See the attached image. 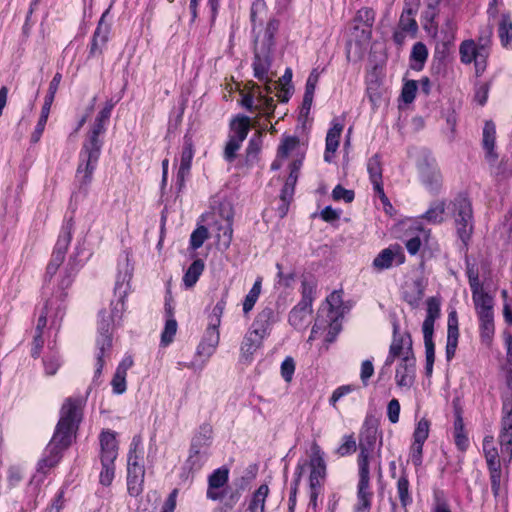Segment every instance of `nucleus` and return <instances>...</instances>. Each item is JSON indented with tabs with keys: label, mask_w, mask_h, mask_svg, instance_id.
<instances>
[{
	"label": "nucleus",
	"mask_w": 512,
	"mask_h": 512,
	"mask_svg": "<svg viewBox=\"0 0 512 512\" xmlns=\"http://www.w3.org/2000/svg\"><path fill=\"white\" fill-rule=\"evenodd\" d=\"M90 256L91 253L85 248L84 242H77L74 252L63 270L64 275L59 283L60 292L64 294L63 291L72 284L74 275Z\"/></svg>",
	"instance_id": "obj_14"
},
{
	"label": "nucleus",
	"mask_w": 512,
	"mask_h": 512,
	"mask_svg": "<svg viewBox=\"0 0 512 512\" xmlns=\"http://www.w3.org/2000/svg\"><path fill=\"white\" fill-rule=\"evenodd\" d=\"M498 36L501 45L508 49L512 42V20L508 15H503L499 22Z\"/></svg>",
	"instance_id": "obj_48"
},
{
	"label": "nucleus",
	"mask_w": 512,
	"mask_h": 512,
	"mask_svg": "<svg viewBox=\"0 0 512 512\" xmlns=\"http://www.w3.org/2000/svg\"><path fill=\"white\" fill-rule=\"evenodd\" d=\"M119 99L110 98L106 100L104 106L90 125L82 143L79 152L76 181L79 184V188L83 189L84 192H87V188L92 182L104 144V135L107 131L112 111Z\"/></svg>",
	"instance_id": "obj_2"
},
{
	"label": "nucleus",
	"mask_w": 512,
	"mask_h": 512,
	"mask_svg": "<svg viewBox=\"0 0 512 512\" xmlns=\"http://www.w3.org/2000/svg\"><path fill=\"white\" fill-rule=\"evenodd\" d=\"M496 126L493 121L485 122L482 132V148L485 152V159L490 166H494L498 160V153L495 150Z\"/></svg>",
	"instance_id": "obj_25"
},
{
	"label": "nucleus",
	"mask_w": 512,
	"mask_h": 512,
	"mask_svg": "<svg viewBox=\"0 0 512 512\" xmlns=\"http://www.w3.org/2000/svg\"><path fill=\"white\" fill-rule=\"evenodd\" d=\"M381 447L382 440H379L377 450L359 448L360 451L357 458L359 476L370 477V464L374 463L378 476L382 477Z\"/></svg>",
	"instance_id": "obj_19"
},
{
	"label": "nucleus",
	"mask_w": 512,
	"mask_h": 512,
	"mask_svg": "<svg viewBox=\"0 0 512 512\" xmlns=\"http://www.w3.org/2000/svg\"><path fill=\"white\" fill-rule=\"evenodd\" d=\"M389 350L396 353L401 359L403 356L414 355L412 349V340L409 334L400 335L398 333V324L393 325V339Z\"/></svg>",
	"instance_id": "obj_31"
},
{
	"label": "nucleus",
	"mask_w": 512,
	"mask_h": 512,
	"mask_svg": "<svg viewBox=\"0 0 512 512\" xmlns=\"http://www.w3.org/2000/svg\"><path fill=\"white\" fill-rule=\"evenodd\" d=\"M483 453L487 462V467L490 474L491 490L495 496L499 494L501 483V465L499 460V453L494 445L492 436H485L483 439Z\"/></svg>",
	"instance_id": "obj_12"
},
{
	"label": "nucleus",
	"mask_w": 512,
	"mask_h": 512,
	"mask_svg": "<svg viewBox=\"0 0 512 512\" xmlns=\"http://www.w3.org/2000/svg\"><path fill=\"white\" fill-rule=\"evenodd\" d=\"M220 341V334H214L205 330L204 335L197 346L196 356L203 358L201 363L195 359L189 363H185V367L193 370H202L210 357L215 353Z\"/></svg>",
	"instance_id": "obj_17"
},
{
	"label": "nucleus",
	"mask_w": 512,
	"mask_h": 512,
	"mask_svg": "<svg viewBox=\"0 0 512 512\" xmlns=\"http://www.w3.org/2000/svg\"><path fill=\"white\" fill-rule=\"evenodd\" d=\"M343 130V124L334 119L327 132L325 140L324 160L328 163L333 161L334 155L339 147L340 136Z\"/></svg>",
	"instance_id": "obj_29"
},
{
	"label": "nucleus",
	"mask_w": 512,
	"mask_h": 512,
	"mask_svg": "<svg viewBox=\"0 0 512 512\" xmlns=\"http://www.w3.org/2000/svg\"><path fill=\"white\" fill-rule=\"evenodd\" d=\"M332 197L335 201L342 200L345 203H350L354 200L355 194L353 190H349L341 185H337L332 191Z\"/></svg>",
	"instance_id": "obj_62"
},
{
	"label": "nucleus",
	"mask_w": 512,
	"mask_h": 512,
	"mask_svg": "<svg viewBox=\"0 0 512 512\" xmlns=\"http://www.w3.org/2000/svg\"><path fill=\"white\" fill-rule=\"evenodd\" d=\"M416 92L417 82L415 80H409L402 88L401 98L407 104L412 103L416 97Z\"/></svg>",
	"instance_id": "obj_63"
},
{
	"label": "nucleus",
	"mask_w": 512,
	"mask_h": 512,
	"mask_svg": "<svg viewBox=\"0 0 512 512\" xmlns=\"http://www.w3.org/2000/svg\"><path fill=\"white\" fill-rule=\"evenodd\" d=\"M205 269V263L202 259H195L190 266L186 269L182 282L183 286L186 289L193 288L197 281L199 280L200 276L202 275L203 271Z\"/></svg>",
	"instance_id": "obj_34"
},
{
	"label": "nucleus",
	"mask_w": 512,
	"mask_h": 512,
	"mask_svg": "<svg viewBox=\"0 0 512 512\" xmlns=\"http://www.w3.org/2000/svg\"><path fill=\"white\" fill-rule=\"evenodd\" d=\"M430 423L427 419H421L416 424L413 432V442L424 444L429 436Z\"/></svg>",
	"instance_id": "obj_56"
},
{
	"label": "nucleus",
	"mask_w": 512,
	"mask_h": 512,
	"mask_svg": "<svg viewBox=\"0 0 512 512\" xmlns=\"http://www.w3.org/2000/svg\"><path fill=\"white\" fill-rule=\"evenodd\" d=\"M178 324L175 318H167L164 329L161 333V345L166 347L170 345L176 335Z\"/></svg>",
	"instance_id": "obj_53"
},
{
	"label": "nucleus",
	"mask_w": 512,
	"mask_h": 512,
	"mask_svg": "<svg viewBox=\"0 0 512 512\" xmlns=\"http://www.w3.org/2000/svg\"><path fill=\"white\" fill-rule=\"evenodd\" d=\"M419 174L422 184L429 192L435 194L439 191L442 184V175L436 165L428 162L420 165Z\"/></svg>",
	"instance_id": "obj_27"
},
{
	"label": "nucleus",
	"mask_w": 512,
	"mask_h": 512,
	"mask_svg": "<svg viewBox=\"0 0 512 512\" xmlns=\"http://www.w3.org/2000/svg\"><path fill=\"white\" fill-rule=\"evenodd\" d=\"M404 261L405 256L402 248L399 245H390L379 252L374 258L372 266L377 271H383L390 269L394 265H401Z\"/></svg>",
	"instance_id": "obj_20"
},
{
	"label": "nucleus",
	"mask_w": 512,
	"mask_h": 512,
	"mask_svg": "<svg viewBox=\"0 0 512 512\" xmlns=\"http://www.w3.org/2000/svg\"><path fill=\"white\" fill-rule=\"evenodd\" d=\"M446 204L444 201H434L430 204L428 210L422 215V218L429 223L440 224L444 220Z\"/></svg>",
	"instance_id": "obj_45"
},
{
	"label": "nucleus",
	"mask_w": 512,
	"mask_h": 512,
	"mask_svg": "<svg viewBox=\"0 0 512 512\" xmlns=\"http://www.w3.org/2000/svg\"><path fill=\"white\" fill-rule=\"evenodd\" d=\"M441 0H425L426 8L423 12V18L427 23H433L438 15V7Z\"/></svg>",
	"instance_id": "obj_61"
},
{
	"label": "nucleus",
	"mask_w": 512,
	"mask_h": 512,
	"mask_svg": "<svg viewBox=\"0 0 512 512\" xmlns=\"http://www.w3.org/2000/svg\"><path fill=\"white\" fill-rule=\"evenodd\" d=\"M269 494V487L267 484L260 485L257 490L252 494L247 510L249 512H265V503Z\"/></svg>",
	"instance_id": "obj_38"
},
{
	"label": "nucleus",
	"mask_w": 512,
	"mask_h": 512,
	"mask_svg": "<svg viewBox=\"0 0 512 512\" xmlns=\"http://www.w3.org/2000/svg\"><path fill=\"white\" fill-rule=\"evenodd\" d=\"M357 445L355 438L352 434L344 435L342 438V444L336 449V453L340 457L351 455L356 451Z\"/></svg>",
	"instance_id": "obj_58"
},
{
	"label": "nucleus",
	"mask_w": 512,
	"mask_h": 512,
	"mask_svg": "<svg viewBox=\"0 0 512 512\" xmlns=\"http://www.w3.org/2000/svg\"><path fill=\"white\" fill-rule=\"evenodd\" d=\"M134 361L131 355H126L118 364L111 380L112 393L122 395L127 390V371L133 366Z\"/></svg>",
	"instance_id": "obj_26"
},
{
	"label": "nucleus",
	"mask_w": 512,
	"mask_h": 512,
	"mask_svg": "<svg viewBox=\"0 0 512 512\" xmlns=\"http://www.w3.org/2000/svg\"><path fill=\"white\" fill-rule=\"evenodd\" d=\"M482 343L490 344L495 334L494 300L474 305Z\"/></svg>",
	"instance_id": "obj_13"
},
{
	"label": "nucleus",
	"mask_w": 512,
	"mask_h": 512,
	"mask_svg": "<svg viewBox=\"0 0 512 512\" xmlns=\"http://www.w3.org/2000/svg\"><path fill=\"white\" fill-rule=\"evenodd\" d=\"M111 6L101 15L89 44L88 58L100 57L106 49L111 33V25L105 21Z\"/></svg>",
	"instance_id": "obj_15"
},
{
	"label": "nucleus",
	"mask_w": 512,
	"mask_h": 512,
	"mask_svg": "<svg viewBox=\"0 0 512 512\" xmlns=\"http://www.w3.org/2000/svg\"><path fill=\"white\" fill-rule=\"evenodd\" d=\"M396 493L401 508L404 512H407V508L413 503V496L408 475L405 471L401 473L396 482Z\"/></svg>",
	"instance_id": "obj_32"
},
{
	"label": "nucleus",
	"mask_w": 512,
	"mask_h": 512,
	"mask_svg": "<svg viewBox=\"0 0 512 512\" xmlns=\"http://www.w3.org/2000/svg\"><path fill=\"white\" fill-rule=\"evenodd\" d=\"M84 400L82 397L67 398L60 410V418L54 434L38 462V472L45 474L59 463L63 451L71 444L73 433L82 419Z\"/></svg>",
	"instance_id": "obj_3"
},
{
	"label": "nucleus",
	"mask_w": 512,
	"mask_h": 512,
	"mask_svg": "<svg viewBox=\"0 0 512 512\" xmlns=\"http://www.w3.org/2000/svg\"><path fill=\"white\" fill-rule=\"evenodd\" d=\"M279 28V21L276 19H270L265 27L261 44L259 48L272 50L274 46V37Z\"/></svg>",
	"instance_id": "obj_50"
},
{
	"label": "nucleus",
	"mask_w": 512,
	"mask_h": 512,
	"mask_svg": "<svg viewBox=\"0 0 512 512\" xmlns=\"http://www.w3.org/2000/svg\"><path fill=\"white\" fill-rule=\"evenodd\" d=\"M416 14H409L402 11L397 27L410 33V38H414L418 31V24L415 20Z\"/></svg>",
	"instance_id": "obj_52"
},
{
	"label": "nucleus",
	"mask_w": 512,
	"mask_h": 512,
	"mask_svg": "<svg viewBox=\"0 0 512 512\" xmlns=\"http://www.w3.org/2000/svg\"><path fill=\"white\" fill-rule=\"evenodd\" d=\"M440 301L435 297H430L426 301V317L422 324V332L425 347V375L430 377L433 373L435 362V344L433 341L434 324L440 317Z\"/></svg>",
	"instance_id": "obj_7"
},
{
	"label": "nucleus",
	"mask_w": 512,
	"mask_h": 512,
	"mask_svg": "<svg viewBox=\"0 0 512 512\" xmlns=\"http://www.w3.org/2000/svg\"><path fill=\"white\" fill-rule=\"evenodd\" d=\"M64 300L65 294L59 292L57 295L46 301V304L39 315L36 334L33 339V347L31 349V356L33 358H38L40 356V352L44 344L42 332L48 321L50 322V328L58 329L65 314Z\"/></svg>",
	"instance_id": "obj_5"
},
{
	"label": "nucleus",
	"mask_w": 512,
	"mask_h": 512,
	"mask_svg": "<svg viewBox=\"0 0 512 512\" xmlns=\"http://www.w3.org/2000/svg\"><path fill=\"white\" fill-rule=\"evenodd\" d=\"M267 15V5L264 0H254L251 5L250 20L252 29L255 31L257 26H262Z\"/></svg>",
	"instance_id": "obj_46"
},
{
	"label": "nucleus",
	"mask_w": 512,
	"mask_h": 512,
	"mask_svg": "<svg viewBox=\"0 0 512 512\" xmlns=\"http://www.w3.org/2000/svg\"><path fill=\"white\" fill-rule=\"evenodd\" d=\"M100 443V463L99 484L103 487H109L115 478V461L118 457V441L116 433L110 430L102 431L99 436Z\"/></svg>",
	"instance_id": "obj_6"
},
{
	"label": "nucleus",
	"mask_w": 512,
	"mask_h": 512,
	"mask_svg": "<svg viewBox=\"0 0 512 512\" xmlns=\"http://www.w3.org/2000/svg\"><path fill=\"white\" fill-rule=\"evenodd\" d=\"M309 483L322 484L326 477L325 454L317 443L311 446Z\"/></svg>",
	"instance_id": "obj_23"
},
{
	"label": "nucleus",
	"mask_w": 512,
	"mask_h": 512,
	"mask_svg": "<svg viewBox=\"0 0 512 512\" xmlns=\"http://www.w3.org/2000/svg\"><path fill=\"white\" fill-rule=\"evenodd\" d=\"M264 339L262 335L249 328L241 343V360L250 363L255 352L262 346Z\"/></svg>",
	"instance_id": "obj_28"
},
{
	"label": "nucleus",
	"mask_w": 512,
	"mask_h": 512,
	"mask_svg": "<svg viewBox=\"0 0 512 512\" xmlns=\"http://www.w3.org/2000/svg\"><path fill=\"white\" fill-rule=\"evenodd\" d=\"M262 290V278L257 277L252 288L249 290L247 295L244 297L242 302V310L245 316L249 315L257 303Z\"/></svg>",
	"instance_id": "obj_41"
},
{
	"label": "nucleus",
	"mask_w": 512,
	"mask_h": 512,
	"mask_svg": "<svg viewBox=\"0 0 512 512\" xmlns=\"http://www.w3.org/2000/svg\"><path fill=\"white\" fill-rule=\"evenodd\" d=\"M298 144V139L295 136H285L278 146V158H287L291 151H293Z\"/></svg>",
	"instance_id": "obj_57"
},
{
	"label": "nucleus",
	"mask_w": 512,
	"mask_h": 512,
	"mask_svg": "<svg viewBox=\"0 0 512 512\" xmlns=\"http://www.w3.org/2000/svg\"><path fill=\"white\" fill-rule=\"evenodd\" d=\"M208 235V229L205 226H198L190 235V248L192 250L199 249L204 244L205 240L208 238Z\"/></svg>",
	"instance_id": "obj_55"
},
{
	"label": "nucleus",
	"mask_w": 512,
	"mask_h": 512,
	"mask_svg": "<svg viewBox=\"0 0 512 512\" xmlns=\"http://www.w3.org/2000/svg\"><path fill=\"white\" fill-rule=\"evenodd\" d=\"M63 361L57 350L48 351L43 357L44 372L47 376H53L61 367Z\"/></svg>",
	"instance_id": "obj_47"
},
{
	"label": "nucleus",
	"mask_w": 512,
	"mask_h": 512,
	"mask_svg": "<svg viewBox=\"0 0 512 512\" xmlns=\"http://www.w3.org/2000/svg\"><path fill=\"white\" fill-rule=\"evenodd\" d=\"M145 468L127 469V490L130 496L137 497L143 492Z\"/></svg>",
	"instance_id": "obj_33"
},
{
	"label": "nucleus",
	"mask_w": 512,
	"mask_h": 512,
	"mask_svg": "<svg viewBox=\"0 0 512 512\" xmlns=\"http://www.w3.org/2000/svg\"><path fill=\"white\" fill-rule=\"evenodd\" d=\"M140 440L133 438L127 454V469L144 467L142 463V452L139 450Z\"/></svg>",
	"instance_id": "obj_49"
},
{
	"label": "nucleus",
	"mask_w": 512,
	"mask_h": 512,
	"mask_svg": "<svg viewBox=\"0 0 512 512\" xmlns=\"http://www.w3.org/2000/svg\"><path fill=\"white\" fill-rule=\"evenodd\" d=\"M243 142L229 136L224 149V159L232 162L236 158V153L240 149Z\"/></svg>",
	"instance_id": "obj_60"
},
{
	"label": "nucleus",
	"mask_w": 512,
	"mask_h": 512,
	"mask_svg": "<svg viewBox=\"0 0 512 512\" xmlns=\"http://www.w3.org/2000/svg\"><path fill=\"white\" fill-rule=\"evenodd\" d=\"M212 426L208 423L202 424L191 440V448L208 449L212 443Z\"/></svg>",
	"instance_id": "obj_35"
},
{
	"label": "nucleus",
	"mask_w": 512,
	"mask_h": 512,
	"mask_svg": "<svg viewBox=\"0 0 512 512\" xmlns=\"http://www.w3.org/2000/svg\"><path fill=\"white\" fill-rule=\"evenodd\" d=\"M217 230L216 238L218 246L223 250L228 249L233 237L232 221L229 218L226 219L224 223L218 225Z\"/></svg>",
	"instance_id": "obj_44"
},
{
	"label": "nucleus",
	"mask_w": 512,
	"mask_h": 512,
	"mask_svg": "<svg viewBox=\"0 0 512 512\" xmlns=\"http://www.w3.org/2000/svg\"><path fill=\"white\" fill-rule=\"evenodd\" d=\"M210 457V450L191 448L189 456L186 461L187 468L192 472H197L202 469Z\"/></svg>",
	"instance_id": "obj_37"
},
{
	"label": "nucleus",
	"mask_w": 512,
	"mask_h": 512,
	"mask_svg": "<svg viewBox=\"0 0 512 512\" xmlns=\"http://www.w3.org/2000/svg\"><path fill=\"white\" fill-rule=\"evenodd\" d=\"M272 65V50L259 48L257 45L254 52V59L252 63L253 75L259 81L268 85L272 81L271 73ZM267 93H271L270 86H266Z\"/></svg>",
	"instance_id": "obj_16"
},
{
	"label": "nucleus",
	"mask_w": 512,
	"mask_h": 512,
	"mask_svg": "<svg viewBox=\"0 0 512 512\" xmlns=\"http://www.w3.org/2000/svg\"><path fill=\"white\" fill-rule=\"evenodd\" d=\"M416 376V359L414 355L403 356L396 369V383L399 387H411Z\"/></svg>",
	"instance_id": "obj_24"
},
{
	"label": "nucleus",
	"mask_w": 512,
	"mask_h": 512,
	"mask_svg": "<svg viewBox=\"0 0 512 512\" xmlns=\"http://www.w3.org/2000/svg\"><path fill=\"white\" fill-rule=\"evenodd\" d=\"M372 492L370 491V477L359 476L357 485L356 512H369L371 509Z\"/></svg>",
	"instance_id": "obj_30"
},
{
	"label": "nucleus",
	"mask_w": 512,
	"mask_h": 512,
	"mask_svg": "<svg viewBox=\"0 0 512 512\" xmlns=\"http://www.w3.org/2000/svg\"><path fill=\"white\" fill-rule=\"evenodd\" d=\"M428 57V50L424 43L417 42L413 45L410 54V68L421 71Z\"/></svg>",
	"instance_id": "obj_39"
},
{
	"label": "nucleus",
	"mask_w": 512,
	"mask_h": 512,
	"mask_svg": "<svg viewBox=\"0 0 512 512\" xmlns=\"http://www.w3.org/2000/svg\"><path fill=\"white\" fill-rule=\"evenodd\" d=\"M359 440L374 444H379V440H382L381 432L378 431L376 422L371 418L365 419L359 435Z\"/></svg>",
	"instance_id": "obj_42"
},
{
	"label": "nucleus",
	"mask_w": 512,
	"mask_h": 512,
	"mask_svg": "<svg viewBox=\"0 0 512 512\" xmlns=\"http://www.w3.org/2000/svg\"><path fill=\"white\" fill-rule=\"evenodd\" d=\"M454 442L458 450L466 451L469 446V439L464 428L463 418L457 414L454 420Z\"/></svg>",
	"instance_id": "obj_43"
},
{
	"label": "nucleus",
	"mask_w": 512,
	"mask_h": 512,
	"mask_svg": "<svg viewBox=\"0 0 512 512\" xmlns=\"http://www.w3.org/2000/svg\"><path fill=\"white\" fill-rule=\"evenodd\" d=\"M499 443L503 462L510 461L512 458V431L501 430Z\"/></svg>",
	"instance_id": "obj_51"
},
{
	"label": "nucleus",
	"mask_w": 512,
	"mask_h": 512,
	"mask_svg": "<svg viewBox=\"0 0 512 512\" xmlns=\"http://www.w3.org/2000/svg\"><path fill=\"white\" fill-rule=\"evenodd\" d=\"M345 312L346 308L343 304L342 292L337 290L333 291L327 296L325 303L319 308L313 330L318 325L321 327V319L324 317V314H326L324 322L327 323L332 330H337L338 320L344 316Z\"/></svg>",
	"instance_id": "obj_10"
},
{
	"label": "nucleus",
	"mask_w": 512,
	"mask_h": 512,
	"mask_svg": "<svg viewBox=\"0 0 512 512\" xmlns=\"http://www.w3.org/2000/svg\"><path fill=\"white\" fill-rule=\"evenodd\" d=\"M132 266L126 255L123 262L119 263L114 299L111 301L109 310H101L97 323L95 370L93 381L96 382L102 375L104 366L112 357V335L115 327L121 325L125 312V299L128 296L131 286Z\"/></svg>",
	"instance_id": "obj_1"
},
{
	"label": "nucleus",
	"mask_w": 512,
	"mask_h": 512,
	"mask_svg": "<svg viewBox=\"0 0 512 512\" xmlns=\"http://www.w3.org/2000/svg\"><path fill=\"white\" fill-rule=\"evenodd\" d=\"M278 321V312L273 307L266 306L257 313L250 328L267 338Z\"/></svg>",
	"instance_id": "obj_22"
},
{
	"label": "nucleus",
	"mask_w": 512,
	"mask_h": 512,
	"mask_svg": "<svg viewBox=\"0 0 512 512\" xmlns=\"http://www.w3.org/2000/svg\"><path fill=\"white\" fill-rule=\"evenodd\" d=\"M73 229L74 223L72 218L65 220L58 235L51 259L46 268V280H50L62 265L67 249L72 240Z\"/></svg>",
	"instance_id": "obj_9"
},
{
	"label": "nucleus",
	"mask_w": 512,
	"mask_h": 512,
	"mask_svg": "<svg viewBox=\"0 0 512 512\" xmlns=\"http://www.w3.org/2000/svg\"><path fill=\"white\" fill-rule=\"evenodd\" d=\"M230 137L243 142L250 130V118L246 115H237L230 123Z\"/></svg>",
	"instance_id": "obj_36"
},
{
	"label": "nucleus",
	"mask_w": 512,
	"mask_h": 512,
	"mask_svg": "<svg viewBox=\"0 0 512 512\" xmlns=\"http://www.w3.org/2000/svg\"><path fill=\"white\" fill-rule=\"evenodd\" d=\"M295 372V362L292 357H286L281 363V376L287 382H291Z\"/></svg>",
	"instance_id": "obj_64"
},
{
	"label": "nucleus",
	"mask_w": 512,
	"mask_h": 512,
	"mask_svg": "<svg viewBox=\"0 0 512 512\" xmlns=\"http://www.w3.org/2000/svg\"><path fill=\"white\" fill-rule=\"evenodd\" d=\"M429 232V230L421 228L419 229V233L416 236L411 237L410 239L407 240L406 249L409 252V254L416 255L419 252L422 242L427 241L429 237Z\"/></svg>",
	"instance_id": "obj_54"
},
{
	"label": "nucleus",
	"mask_w": 512,
	"mask_h": 512,
	"mask_svg": "<svg viewBox=\"0 0 512 512\" xmlns=\"http://www.w3.org/2000/svg\"><path fill=\"white\" fill-rule=\"evenodd\" d=\"M468 277L474 305L494 300L493 297L483 289L477 274L469 273Z\"/></svg>",
	"instance_id": "obj_40"
},
{
	"label": "nucleus",
	"mask_w": 512,
	"mask_h": 512,
	"mask_svg": "<svg viewBox=\"0 0 512 512\" xmlns=\"http://www.w3.org/2000/svg\"><path fill=\"white\" fill-rule=\"evenodd\" d=\"M460 60L464 64L475 65L477 75L482 74L487 65L488 50L484 45H478L474 40H464L459 47Z\"/></svg>",
	"instance_id": "obj_11"
},
{
	"label": "nucleus",
	"mask_w": 512,
	"mask_h": 512,
	"mask_svg": "<svg viewBox=\"0 0 512 512\" xmlns=\"http://www.w3.org/2000/svg\"><path fill=\"white\" fill-rule=\"evenodd\" d=\"M455 220L458 237L464 244L470 240L473 232V210L470 199L465 194H458L449 204Z\"/></svg>",
	"instance_id": "obj_8"
},
{
	"label": "nucleus",
	"mask_w": 512,
	"mask_h": 512,
	"mask_svg": "<svg viewBox=\"0 0 512 512\" xmlns=\"http://www.w3.org/2000/svg\"><path fill=\"white\" fill-rule=\"evenodd\" d=\"M309 317L310 315L294 307L289 313L288 321L294 328L301 329L307 324Z\"/></svg>",
	"instance_id": "obj_59"
},
{
	"label": "nucleus",
	"mask_w": 512,
	"mask_h": 512,
	"mask_svg": "<svg viewBox=\"0 0 512 512\" xmlns=\"http://www.w3.org/2000/svg\"><path fill=\"white\" fill-rule=\"evenodd\" d=\"M369 180L373 186L375 194L380 198L381 202L385 205L389 203L383 188L382 181V162L381 156L377 153L371 156L366 163Z\"/></svg>",
	"instance_id": "obj_21"
},
{
	"label": "nucleus",
	"mask_w": 512,
	"mask_h": 512,
	"mask_svg": "<svg viewBox=\"0 0 512 512\" xmlns=\"http://www.w3.org/2000/svg\"><path fill=\"white\" fill-rule=\"evenodd\" d=\"M193 157L194 148L192 139L185 136L176 173V187L178 191H181L185 187V181L190 176Z\"/></svg>",
	"instance_id": "obj_18"
},
{
	"label": "nucleus",
	"mask_w": 512,
	"mask_h": 512,
	"mask_svg": "<svg viewBox=\"0 0 512 512\" xmlns=\"http://www.w3.org/2000/svg\"><path fill=\"white\" fill-rule=\"evenodd\" d=\"M229 472L228 467L221 466L207 477L206 498L220 502L225 512L231 511L236 506L249 484V478L241 477L234 482V486L229 485Z\"/></svg>",
	"instance_id": "obj_4"
}]
</instances>
